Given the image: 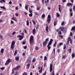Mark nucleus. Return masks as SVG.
<instances>
[{
	"instance_id": "nucleus-5",
	"label": "nucleus",
	"mask_w": 75,
	"mask_h": 75,
	"mask_svg": "<svg viewBox=\"0 0 75 75\" xmlns=\"http://www.w3.org/2000/svg\"><path fill=\"white\" fill-rule=\"evenodd\" d=\"M11 62V59H8L6 62V63L5 64V65L7 66L9 64H10Z\"/></svg>"
},
{
	"instance_id": "nucleus-18",
	"label": "nucleus",
	"mask_w": 75,
	"mask_h": 75,
	"mask_svg": "<svg viewBox=\"0 0 75 75\" xmlns=\"http://www.w3.org/2000/svg\"><path fill=\"white\" fill-rule=\"evenodd\" d=\"M61 5H59L58 6L59 10L60 11V12H61Z\"/></svg>"
},
{
	"instance_id": "nucleus-47",
	"label": "nucleus",
	"mask_w": 75,
	"mask_h": 75,
	"mask_svg": "<svg viewBox=\"0 0 75 75\" xmlns=\"http://www.w3.org/2000/svg\"><path fill=\"white\" fill-rule=\"evenodd\" d=\"M23 75H27V73L26 72H24L23 74Z\"/></svg>"
},
{
	"instance_id": "nucleus-14",
	"label": "nucleus",
	"mask_w": 75,
	"mask_h": 75,
	"mask_svg": "<svg viewBox=\"0 0 75 75\" xmlns=\"http://www.w3.org/2000/svg\"><path fill=\"white\" fill-rule=\"evenodd\" d=\"M63 50H65L66 49V48H67V45L66 44H64L63 46Z\"/></svg>"
},
{
	"instance_id": "nucleus-61",
	"label": "nucleus",
	"mask_w": 75,
	"mask_h": 75,
	"mask_svg": "<svg viewBox=\"0 0 75 75\" xmlns=\"http://www.w3.org/2000/svg\"><path fill=\"white\" fill-rule=\"evenodd\" d=\"M51 75H55V74H54V71H53L52 73V74H51Z\"/></svg>"
},
{
	"instance_id": "nucleus-35",
	"label": "nucleus",
	"mask_w": 75,
	"mask_h": 75,
	"mask_svg": "<svg viewBox=\"0 0 75 75\" xmlns=\"http://www.w3.org/2000/svg\"><path fill=\"white\" fill-rule=\"evenodd\" d=\"M16 34V31L13 32L12 34V35H14Z\"/></svg>"
},
{
	"instance_id": "nucleus-62",
	"label": "nucleus",
	"mask_w": 75,
	"mask_h": 75,
	"mask_svg": "<svg viewBox=\"0 0 75 75\" xmlns=\"http://www.w3.org/2000/svg\"><path fill=\"white\" fill-rule=\"evenodd\" d=\"M70 36H72V32L70 33Z\"/></svg>"
},
{
	"instance_id": "nucleus-26",
	"label": "nucleus",
	"mask_w": 75,
	"mask_h": 75,
	"mask_svg": "<svg viewBox=\"0 0 75 75\" xmlns=\"http://www.w3.org/2000/svg\"><path fill=\"white\" fill-rule=\"evenodd\" d=\"M75 30V26L72 27L71 29V31H73V30Z\"/></svg>"
},
{
	"instance_id": "nucleus-32",
	"label": "nucleus",
	"mask_w": 75,
	"mask_h": 75,
	"mask_svg": "<svg viewBox=\"0 0 75 75\" xmlns=\"http://www.w3.org/2000/svg\"><path fill=\"white\" fill-rule=\"evenodd\" d=\"M28 6L27 5H26L25 6V9H26V10H28Z\"/></svg>"
},
{
	"instance_id": "nucleus-42",
	"label": "nucleus",
	"mask_w": 75,
	"mask_h": 75,
	"mask_svg": "<svg viewBox=\"0 0 75 75\" xmlns=\"http://www.w3.org/2000/svg\"><path fill=\"white\" fill-rule=\"evenodd\" d=\"M47 59V58L46 56H45L44 57V61H46Z\"/></svg>"
},
{
	"instance_id": "nucleus-4",
	"label": "nucleus",
	"mask_w": 75,
	"mask_h": 75,
	"mask_svg": "<svg viewBox=\"0 0 75 75\" xmlns=\"http://www.w3.org/2000/svg\"><path fill=\"white\" fill-rule=\"evenodd\" d=\"M47 21L48 22V24H50V21H51V16L50 15H49L48 16Z\"/></svg>"
},
{
	"instance_id": "nucleus-55",
	"label": "nucleus",
	"mask_w": 75,
	"mask_h": 75,
	"mask_svg": "<svg viewBox=\"0 0 75 75\" xmlns=\"http://www.w3.org/2000/svg\"><path fill=\"white\" fill-rule=\"evenodd\" d=\"M15 15L16 17H18V13H16Z\"/></svg>"
},
{
	"instance_id": "nucleus-51",
	"label": "nucleus",
	"mask_w": 75,
	"mask_h": 75,
	"mask_svg": "<svg viewBox=\"0 0 75 75\" xmlns=\"http://www.w3.org/2000/svg\"><path fill=\"white\" fill-rule=\"evenodd\" d=\"M64 24V22L62 21V22L61 25H63Z\"/></svg>"
},
{
	"instance_id": "nucleus-2",
	"label": "nucleus",
	"mask_w": 75,
	"mask_h": 75,
	"mask_svg": "<svg viewBox=\"0 0 75 75\" xmlns=\"http://www.w3.org/2000/svg\"><path fill=\"white\" fill-rule=\"evenodd\" d=\"M48 40H49V38H47L45 40V41L43 42V46L44 47H45L47 44V42H48Z\"/></svg>"
},
{
	"instance_id": "nucleus-29",
	"label": "nucleus",
	"mask_w": 75,
	"mask_h": 75,
	"mask_svg": "<svg viewBox=\"0 0 75 75\" xmlns=\"http://www.w3.org/2000/svg\"><path fill=\"white\" fill-rule=\"evenodd\" d=\"M71 51H72V50L71 49V48H70L68 50V51L69 53H71Z\"/></svg>"
},
{
	"instance_id": "nucleus-20",
	"label": "nucleus",
	"mask_w": 75,
	"mask_h": 75,
	"mask_svg": "<svg viewBox=\"0 0 75 75\" xmlns=\"http://www.w3.org/2000/svg\"><path fill=\"white\" fill-rule=\"evenodd\" d=\"M47 47L48 51H50V50L51 49V46H50L49 45H47Z\"/></svg>"
},
{
	"instance_id": "nucleus-36",
	"label": "nucleus",
	"mask_w": 75,
	"mask_h": 75,
	"mask_svg": "<svg viewBox=\"0 0 75 75\" xmlns=\"http://www.w3.org/2000/svg\"><path fill=\"white\" fill-rule=\"evenodd\" d=\"M54 26H55V25H57V21L54 22Z\"/></svg>"
},
{
	"instance_id": "nucleus-40",
	"label": "nucleus",
	"mask_w": 75,
	"mask_h": 75,
	"mask_svg": "<svg viewBox=\"0 0 75 75\" xmlns=\"http://www.w3.org/2000/svg\"><path fill=\"white\" fill-rule=\"evenodd\" d=\"M35 49L36 50H38L39 48H38V47H36L35 48Z\"/></svg>"
},
{
	"instance_id": "nucleus-48",
	"label": "nucleus",
	"mask_w": 75,
	"mask_h": 75,
	"mask_svg": "<svg viewBox=\"0 0 75 75\" xmlns=\"http://www.w3.org/2000/svg\"><path fill=\"white\" fill-rule=\"evenodd\" d=\"M29 17H32L33 16V13H30L29 14Z\"/></svg>"
},
{
	"instance_id": "nucleus-25",
	"label": "nucleus",
	"mask_w": 75,
	"mask_h": 75,
	"mask_svg": "<svg viewBox=\"0 0 75 75\" xmlns=\"http://www.w3.org/2000/svg\"><path fill=\"white\" fill-rule=\"evenodd\" d=\"M15 59L16 61H18L19 60V57H15Z\"/></svg>"
},
{
	"instance_id": "nucleus-22",
	"label": "nucleus",
	"mask_w": 75,
	"mask_h": 75,
	"mask_svg": "<svg viewBox=\"0 0 75 75\" xmlns=\"http://www.w3.org/2000/svg\"><path fill=\"white\" fill-rule=\"evenodd\" d=\"M67 6H72V4L70 3H68L67 4Z\"/></svg>"
},
{
	"instance_id": "nucleus-31",
	"label": "nucleus",
	"mask_w": 75,
	"mask_h": 75,
	"mask_svg": "<svg viewBox=\"0 0 75 75\" xmlns=\"http://www.w3.org/2000/svg\"><path fill=\"white\" fill-rule=\"evenodd\" d=\"M57 17H60V15H59V13H57Z\"/></svg>"
},
{
	"instance_id": "nucleus-53",
	"label": "nucleus",
	"mask_w": 75,
	"mask_h": 75,
	"mask_svg": "<svg viewBox=\"0 0 75 75\" xmlns=\"http://www.w3.org/2000/svg\"><path fill=\"white\" fill-rule=\"evenodd\" d=\"M24 49H26V48H27V47L26 46H24L23 47Z\"/></svg>"
},
{
	"instance_id": "nucleus-63",
	"label": "nucleus",
	"mask_w": 75,
	"mask_h": 75,
	"mask_svg": "<svg viewBox=\"0 0 75 75\" xmlns=\"http://www.w3.org/2000/svg\"><path fill=\"white\" fill-rule=\"evenodd\" d=\"M9 4H12V3L11 2V1H10L9 2Z\"/></svg>"
},
{
	"instance_id": "nucleus-54",
	"label": "nucleus",
	"mask_w": 75,
	"mask_h": 75,
	"mask_svg": "<svg viewBox=\"0 0 75 75\" xmlns=\"http://www.w3.org/2000/svg\"><path fill=\"white\" fill-rule=\"evenodd\" d=\"M46 66L47 67V63H45L44 64V67H45Z\"/></svg>"
},
{
	"instance_id": "nucleus-50",
	"label": "nucleus",
	"mask_w": 75,
	"mask_h": 75,
	"mask_svg": "<svg viewBox=\"0 0 75 75\" xmlns=\"http://www.w3.org/2000/svg\"><path fill=\"white\" fill-rule=\"evenodd\" d=\"M49 2V0H47V1H45V3H47L48 2Z\"/></svg>"
},
{
	"instance_id": "nucleus-9",
	"label": "nucleus",
	"mask_w": 75,
	"mask_h": 75,
	"mask_svg": "<svg viewBox=\"0 0 75 75\" xmlns=\"http://www.w3.org/2000/svg\"><path fill=\"white\" fill-rule=\"evenodd\" d=\"M17 37H19V40H21L23 38V36L21 35H18L17 36Z\"/></svg>"
},
{
	"instance_id": "nucleus-41",
	"label": "nucleus",
	"mask_w": 75,
	"mask_h": 75,
	"mask_svg": "<svg viewBox=\"0 0 75 75\" xmlns=\"http://www.w3.org/2000/svg\"><path fill=\"white\" fill-rule=\"evenodd\" d=\"M45 16V14H42V18H44Z\"/></svg>"
},
{
	"instance_id": "nucleus-12",
	"label": "nucleus",
	"mask_w": 75,
	"mask_h": 75,
	"mask_svg": "<svg viewBox=\"0 0 75 75\" xmlns=\"http://www.w3.org/2000/svg\"><path fill=\"white\" fill-rule=\"evenodd\" d=\"M33 34H35V33H36V30H35V29L34 28L33 30Z\"/></svg>"
},
{
	"instance_id": "nucleus-57",
	"label": "nucleus",
	"mask_w": 75,
	"mask_h": 75,
	"mask_svg": "<svg viewBox=\"0 0 75 75\" xmlns=\"http://www.w3.org/2000/svg\"><path fill=\"white\" fill-rule=\"evenodd\" d=\"M40 7L39 8V7H37V10H40Z\"/></svg>"
},
{
	"instance_id": "nucleus-1",
	"label": "nucleus",
	"mask_w": 75,
	"mask_h": 75,
	"mask_svg": "<svg viewBox=\"0 0 75 75\" xmlns=\"http://www.w3.org/2000/svg\"><path fill=\"white\" fill-rule=\"evenodd\" d=\"M34 42V37L31 36L29 39V42L30 45L33 44Z\"/></svg>"
},
{
	"instance_id": "nucleus-17",
	"label": "nucleus",
	"mask_w": 75,
	"mask_h": 75,
	"mask_svg": "<svg viewBox=\"0 0 75 75\" xmlns=\"http://www.w3.org/2000/svg\"><path fill=\"white\" fill-rule=\"evenodd\" d=\"M46 30L47 31V33H48V26L47 25L46 26Z\"/></svg>"
},
{
	"instance_id": "nucleus-33",
	"label": "nucleus",
	"mask_w": 75,
	"mask_h": 75,
	"mask_svg": "<svg viewBox=\"0 0 75 75\" xmlns=\"http://www.w3.org/2000/svg\"><path fill=\"white\" fill-rule=\"evenodd\" d=\"M65 58H66V55H63L62 57V59H65Z\"/></svg>"
},
{
	"instance_id": "nucleus-45",
	"label": "nucleus",
	"mask_w": 75,
	"mask_h": 75,
	"mask_svg": "<svg viewBox=\"0 0 75 75\" xmlns=\"http://www.w3.org/2000/svg\"><path fill=\"white\" fill-rule=\"evenodd\" d=\"M29 11L30 13H32V10H31V9H29Z\"/></svg>"
},
{
	"instance_id": "nucleus-59",
	"label": "nucleus",
	"mask_w": 75,
	"mask_h": 75,
	"mask_svg": "<svg viewBox=\"0 0 75 75\" xmlns=\"http://www.w3.org/2000/svg\"><path fill=\"white\" fill-rule=\"evenodd\" d=\"M73 15V13H70V16H71L72 17V16Z\"/></svg>"
},
{
	"instance_id": "nucleus-28",
	"label": "nucleus",
	"mask_w": 75,
	"mask_h": 75,
	"mask_svg": "<svg viewBox=\"0 0 75 75\" xmlns=\"http://www.w3.org/2000/svg\"><path fill=\"white\" fill-rule=\"evenodd\" d=\"M52 42H49L47 45L50 46L52 44Z\"/></svg>"
},
{
	"instance_id": "nucleus-24",
	"label": "nucleus",
	"mask_w": 75,
	"mask_h": 75,
	"mask_svg": "<svg viewBox=\"0 0 75 75\" xmlns=\"http://www.w3.org/2000/svg\"><path fill=\"white\" fill-rule=\"evenodd\" d=\"M32 21L33 23V24L34 25H35L36 24V23H35V21H34V20H32Z\"/></svg>"
},
{
	"instance_id": "nucleus-60",
	"label": "nucleus",
	"mask_w": 75,
	"mask_h": 75,
	"mask_svg": "<svg viewBox=\"0 0 75 75\" xmlns=\"http://www.w3.org/2000/svg\"><path fill=\"white\" fill-rule=\"evenodd\" d=\"M11 24H14V22L13 21H11Z\"/></svg>"
},
{
	"instance_id": "nucleus-8",
	"label": "nucleus",
	"mask_w": 75,
	"mask_h": 75,
	"mask_svg": "<svg viewBox=\"0 0 75 75\" xmlns=\"http://www.w3.org/2000/svg\"><path fill=\"white\" fill-rule=\"evenodd\" d=\"M21 68V66L20 65H19L18 66H16V67H15L13 68V69L14 70H17L18 69H20Z\"/></svg>"
},
{
	"instance_id": "nucleus-46",
	"label": "nucleus",
	"mask_w": 75,
	"mask_h": 75,
	"mask_svg": "<svg viewBox=\"0 0 75 75\" xmlns=\"http://www.w3.org/2000/svg\"><path fill=\"white\" fill-rule=\"evenodd\" d=\"M3 35H0V38H1V39H2L3 38Z\"/></svg>"
},
{
	"instance_id": "nucleus-19",
	"label": "nucleus",
	"mask_w": 75,
	"mask_h": 75,
	"mask_svg": "<svg viewBox=\"0 0 75 75\" xmlns=\"http://www.w3.org/2000/svg\"><path fill=\"white\" fill-rule=\"evenodd\" d=\"M17 50H16L15 52V53H14V56L16 55L17 54Z\"/></svg>"
},
{
	"instance_id": "nucleus-21",
	"label": "nucleus",
	"mask_w": 75,
	"mask_h": 75,
	"mask_svg": "<svg viewBox=\"0 0 75 75\" xmlns=\"http://www.w3.org/2000/svg\"><path fill=\"white\" fill-rule=\"evenodd\" d=\"M71 56H72V58H75V54H74V53H73L71 55Z\"/></svg>"
},
{
	"instance_id": "nucleus-15",
	"label": "nucleus",
	"mask_w": 75,
	"mask_h": 75,
	"mask_svg": "<svg viewBox=\"0 0 75 75\" xmlns=\"http://www.w3.org/2000/svg\"><path fill=\"white\" fill-rule=\"evenodd\" d=\"M57 41H55L53 45V46L54 47H56V45H57Z\"/></svg>"
},
{
	"instance_id": "nucleus-30",
	"label": "nucleus",
	"mask_w": 75,
	"mask_h": 75,
	"mask_svg": "<svg viewBox=\"0 0 75 75\" xmlns=\"http://www.w3.org/2000/svg\"><path fill=\"white\" fill-rule=\"evenodd\" d=\"M12 20H14V21H17V19L16 18H14V17H12L11 18Z\"/></svg>"
},
{
	"instance_id": "nucleus-58",
	"label": "nucleus",
	"mask_w": 75,
	"mask_h": 75,
	"mask_svg": "<svg viewBox=\"0 0 75 75\" xmlns=\"http://www.w3.org/2000/svg\"><path fill=\"white\" fill-rule=\"evenodd\" d=\"M23 44H25V41H24L22 43Z\"/></svg>"
},
{
	"instance_id": "nucleus-49",
	"label": "nucleus",
	"mask_w": 75,
	"mask_h": 75,
	"mask_svg": "<svg viewBox=\"0 0 75 75\" xmlns=\"http://www.w3.org/2000/svg\"><path fill=\"white\" fill-rule=\"evenodd\" d=\"M59 37H61L62 39H63V36L62 35H60L59 36Z\"/></svg>"
},
{
	"instance_id": "nucleus-10",
	"label": "nucleus",
	"mask_w": 75,
	"mask_h": 75,
	"mask_svg": "<svg viewBox=\"0 0 75 75\" xmlns=\"http://www.w3.org/2000/svg\"><path fill=\"white\" fill-rule=\"evenodd\" d=\"M52 64H50V72H52Z\"/></svg>"
},
{
	"instance_id": "nucleus-13",
	"label": "nucleus",
	"mask_w": 75,
	"mask_h": 75,
	"mask_svg": "<svg viewBox=\"0 0 75 75\" xmlns=\"http://www.w3.org/2000/svg\"><path fill=\"white\" fill-rule=\"evenodd\" d=\"M30 63H28L27 65H26V66L27 67V69H29V68H30Z\"/></svg>"
},
{
	"instance_id": "nucleus-27",
	"label": "nucleus",
	"mask_w": 75,
	"mask_h": 75,
	"mask_svg": "<svg viewBox=\"0 0 75 75\" xmlns=\"http://www.w3.org/2000/svg\"><path fill=\"white\" fill-rule=\"evenodd\" d=\"M1 54H3V52H4V49H3V48H2L1 50Z\"/></svg>"
},
{
	"instance_id": "nucleus-7",
	"label": "nucleus",
	"mask_w": 75,
	"mask_h": 75,
	"mask_svg": "<svg viewBox=\"0 0 75 75\" xmlns=\"http://www.w3.org/2000/svg\"><path fill=\"white\" fill-rule=\"evenodd\" d=\"M64 44L63 43V42H60L59 43V44H58L57 46V48H60V47L61 46V45H62Z\"/></svg>"
},
{
	"instance_id": "nucleus-43",
	"label": "nucleus",
	"mask_w": 75,
	"mask_h": 75,
	"mask_svg": "<svg viewBox=\"0 0 75 75\" xmlns=\"http://www.w3.org/2000/svg\"><path fill=\"white\" fill-rule=\"evenodd\" d=\"M42 70L41 69L39 71V72H40V73L41 74V73H42Z\"/></svg>"
},
{
	"instance_id": "nucleus-16",
	"label": "nucleus",
	"mask_w": 75,
	"mask_h": 75,
	"mask_svg": "<svg viewBox=\"0 0 75 75\" xmlns=\"http://www.w3.org/2000/svg\"><path fill=\"white\" fill-rule=\"evenodd\" d=\"M60 30L62 31L64 30V28L62 27H61L60 28Z\"/></svg>"
},
{
	"instance_id": "nucleus-11",
	"label": "nucleus",
	"mask_w": 75,
	"mask_h": 75,
	"mask_svg": "<svg viewBox=\"0 0 75 75\" xmlns=\"http://www.w3.org/2000/svg\"><path fill=\"white\" fill-rule=\"evenodd\" d=\"M70 40H71V38L69 37L67 40V42L66 43V44H67V45H69V42L70 41Z\"/></svg>"
},
{
	"instance_id": "nucleus-37",
	"label": "nucleus",
	"mask_w": 75,
	"mask_h": 75,
	"mask_svg": "<svg viewBox=\"0 0 75 75\" xmlns=\"http://www.w3.org/2000/svg\"><path fill=\"white\" fill-rule=\"evenodd\" d=\"M0 69L2 70V71H3L4 69H5V67H3L2 68H1Z\"/></svg>"
},
{
	"instance_id": "nucleus-52",
	"label": "nucleus",
	"mask_w": 75,
	"mask_h": 75,
	"mask_svg": "<svg viewBox=\"0 0 75 75\" xmlns=\"http://www.w3.org/2000/svg\"><path fill=\"white\" fill-rule=\"evenodd\" d=\"M53 41V40L52 39H50V42H52V41Z\"/></svg>"
},
{
	"instance_id": "nucleus-34",
	"label": "nucleus",
	"mask_w": 75,
	"mask_h": 75,
	"mask_svg": "<svg viewBox=\"0 0 75 75\" xmlns=\"http://www.w3.org/2000/svg\"><path fill=\"white\" fill-rule=\"evenodd\" d=\"M58 34L59 35H62V33L61 32L59 31L58 32Z\"/></svg>"
},
{
	"instance_id": "nucleus-6",
	"label": "nucleus",
	"mask_w": 75,
	"mask_h": 75,
	"mask_svg": "<svg viewBox=\"0 0 75 75\" xmlns=\"http://www.w3.org/2000/svg\"><path fill=\"white\" fill-rule=\"evenodd\" d=\"M26 62L28 64H31V57H28L27 60Z\"/></svg>"
},
{
	"instance_id": "nucleus-39",
	"label": "nucleus",
	"mask_w": 75,
	"mask_h": 75,
	"mask_svg": "<svg viewBox=\"0 0 75 75\" xmlns=\"http://www.w3.org/2000/svg\"><path fill=\"white\" fill-rule=\"evenodd\" d=\"M13 69H14V68L12 70V72L11 73V74H14V70H13Z\"/></svg>"
},
{
	"instance_id": "nucleus-38",
	"label": "nucleus",
	"mask_w": 75,
	"mask_h": 75,
	"mask_svg": "<svg viewBox=\"0 0 75 75\" xmlns=\"http://www.w3.org/2000/svg\"><path fill=\"white\" fill-rule=\"evenodd\" d=\"M0 8H2L3 9H6V8H5L4 6H1Z\"/></svg>"
},
{
	"instance_id": "nucleus-23",
	"label": "nucleus",
	"mask_w": 75,
	"mask_h": 75,
	"mask_svg": "<svg viewBox=\"0 0 75 75\" xmlns=\"http://www.w3.org/2000/svg\"><path fill=\"white\" fill-rule=\"evenodd\" d=\"M26 25H27V26H29V21H26Z\"/></svg>"
},
{
	"instance_id": "nucleus-64",
	"label": "nucleus",
	"mask_w": 75,
	"mask_h": 75,
	"mask_svg": "<svg viewBox=\"0 0 75 75\" xmlns=\"http://www.w3.org/2000/svg\"><path fill=\"white\" fill-rule=\"evenodd\" d=\"M15 9H16V10H18V7H16Z\"/></svg>"
},
{
	"instance_id": "nucleus-44",
	"label": "nucleus",
	"mask_w": 75,
	"mask_h": 75,
	"mask_svg": "<svg viewBox=\"0 0 75 75\" xmlns=\"http://www.w3.org/2000/svg\"><path fill=\"white\" fill-rule=\"evenodd\" d=\"M47 74V71H45L44 73L42 75H46V74Z\"/></svg>"
},
{
	"instance_id": "nucleus-56",
	"label": "nucleus",
	"mask_w": 75,
	"mask_h": 75,
	"mask_svg": "<svg viewBox=\"0 0 75 75\" xmlns=\"http://www.w3.org/2000/svg\"><path fill=\"white\" fill-rule=\"evenodd\" d=\"M57 52L59 53V52H60V50L59 49H58L57 50Z\"/></svg>"
},
{
	"instance_id": "nucleus-3",
	"label": "nucleus",
	"mask_w": 75,
	"mask_h": 75,
	"mask_svg": "<svg viewBox=\"0 0 75 75\" xmlns=\"http://www.w3.org/2000/svg\"><path fill=\"white\" fill-rule=\"evenodd\" d=\"M14 44H15V42L14 41H12L11 46V50H13L14 49Z\"/></svg>"
}]
</instances>
